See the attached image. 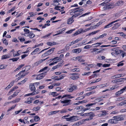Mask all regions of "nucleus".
<instances>
[{
  "instance_id": "obj_1",
  "label": "nucleus",
  "mask_w": 126,
  "mask_h": 126,
  "mask_svg": "<svg viewBox=\"0 0 126 126\" xmlns=\"http://www.w3.org/2000/svg\"><path fill=\"white\" fill-rule=\"evenodd\" d=\"M79 7L74 8L69 11L70 14L72 16L67 20V23L68 24H72L74 21L73 18L77 17L82 14L80 12L83 11V9H79Z\"/></svg>"
},
{
  "instance_id": "obj_2",
  "label": "nucleus",
  "mask_w": 126,
  "mask_h": 126,
  "mask_svg": "<svg viewBox=\"0 0 126 126\" xmlns=\"http://www.w3.org/2000/svg\"><path fill=\"white\" fill-rule=\"evenodd\" d=\"M46 72L42 73L38 75H34L33 76L36 77V79L37 80H40L42 79L46 75Z\"/></svg>"
},
{
  "instance_id": "obj_3",
  "label": "nucleus",
  "mask_w": 126,
  "mask_h": 126,
  "mask_svg": "<svg viewBox=\"0 0 126 126\" xmlns=\"http://www.w3.org/2000/svg\"><path fill=\"white\" fill-rule=\"evenodd\" d=\"M66 121L71 122L77 121L78 120L77 117V116H73L68 118H65Z\"/></svg>"
},
{
  "instance_id": "obj_4",
  "label": "nucleus",
  "mask_w": 126,
  "mask_h": 126,
  "mask_svg": "<svg viewBox=\"0 0 126 126\" xmlns=\"http://www.w3.org/2000/svg\"><path fill=\"white\" fill-rule=\"evenodd\" d=\"M113 118H114L116 124L119 121L123 120L124 119L123 118L121 117L120 116H115Z\"/></svg>"
},
{
  "instance_id": "obj_5",
  "label": "nucleus",
  "mask_w": 126,
  "mask_h": 126,
  "mask_svg": "<svg viewBox=\"0 0 126 126\" xmlns=\"http://www.w3.org/2000/svg\"><path fill=\"white\" fill-rule=\"evenodd\" d=\"M71 101L70 100H65L61 101V103L64 104L63 105V106H65L70 105L71 104L70 103Z\"/></svg>"
},
{
  "instance_id": "obj_6",
  "label": "nucleus",
  "mask_w": 126,
  "mask_h": 126,
  "mask_svg": "<svg viewBox=\"0 0 126 126\" xmlns=\"http://www.w3.org/2000/svg\"><path fill=\"white\" fill-rule=\"evenodd\" d=\"M71 86H70V87L67 88V90L69 92H73L74 90H76L77 89V86L76 85H71Z\"/></svg>"
},
{
  "instance_id": "obj_7",
  "label": "nucleus",
  "mask_w": 126,
  "mask_h": 126,
  "mask_svg": "<svg viewBox=\"0 0 126 126\" xmlns=\"http://www.w3.org/2000/svg\"><path fill=\"white\" fill-rule=\"evenodd\" d=\"M78 75V74H71V75L72 76L70 77V78L74 80L78 79L79 78Z\"/></svg>"
},
{
  "instance_id": "obj_8",
  "label": "nucleus",
  "mask_w": 126,
  "mask_h": 126,
  "mask_svg": "<svg viewBox=\"0 0 126 126\" xmlns=\"http://www.w3.org/2000/svg\"><path fill=\"white\" fill-rule=\"evenodd\" d=\"M106 5V6L104 7V8H106V9H109L112 8L114 7V5L112 4H110L109 3H108Z\"/></svg>"
},
{
  "instance_id": "obj_9",
  "label": "nucleus",
  "mask_w": 126,
  "mask_h": 126,
  "mask_svg": "<svg viewBox=\"0 0 126 126\" xmlns=\"http://www.w3.org/2000/svg\"><path fill=\"white\" fill-rule=\"evenodd\" d=\"M126 89V86L124 87L122 89H121L120 91L117 92L116 93V95H119L123 93Z\"/></svg>"
},
{
  "instance_id": "obj_10",
  "label": "nucleus",
  "mask_w": 126,
  "mask_h": 126,
  "mask_svg": "<svg viewBox=\"0 0 126 126\" xmlns=\"http://www.w3.org/2000/svg\"><path fill=\"white\" fill-rule=\"evenodd\" d=\"M34 83H31L29 85L30 89L32 91H35L36 88L34 85Z\"/></svg>"
},
{
  "instance_id": "obj_11",
  "label": "nucleus",
  "mask_w": 126,
  "mask_h": 126,
  "mask_svg": "<svg viewBox=\"0 0 126 126\" xmlns=\"http://www.w3.org/2000/svg\"><path fill=\"white\" fill-rule=\"evenodd\" d=\"M82 29H79L78 31H76V32L74 33L72 35L73 36H75L81 33L82 32Z\"/></svg>"
},
{
  "instance_id": "obj_12",
  "label": "nucleus",
  "mask_w": 126,
  "mask_h": 126,
  "mask_svg": "<svg viewBox=\"0 0 126 126\" xmlns=\"http://www.w3.org/2000/svg\"><path fill=\"white\" fill-rule=\"evenodd\" d=\"M84 116H94V114L92 112L84 113Z\"/></svg>"
},
{
  "instance_id": "obj_13",
  "label": "nucleus",
  "mask_w": 126,
  "mask_h": 126,
  "mask_svg": "<svg viewBox=\"0 0 126 126\" xmlns=\"http://www.w3.org/2000/svg\"><path fill=\"white\" fill-rule=\"evenodd\" d=\"M82 51L81 48H79L76 49H74L72 50V51L73 53H79Z\"/></svg>"
},
{
  "instance_id": "obj_14",
  "label": "nucleus",
  "mask_w": 126,
  "mask_h": 126,
  "mask_svg": "<svg viewBox=\"0 0 126 126\" xmlns=\"http://www.w3.org/2000/svg\"><path fill=\"white\" fill-rule=\"evenodd\" d=\"M20 51V50H18L16 52H14V53H13V56L15 57L21 54Z\"/></svg>"
},
{
  "instance_id": "obj_15",
  "label": "nucleus",
  "mask_w": 126,
  "mask_h": 126,
  "mask_svg": "<svg viewBox=\"0 0 126 126\" xmlns=\"http://www.w3.org/2000/svg\"><path fill=\"white\" fill-rule=\"evenodd\" d=\"M100 31V30H98L97 31H94L93 32H92L90 33L88 35L90 36L91 35H93L94 34L98 32H99Z\"/></svg>"
},
{
  "instance_id": "obj_16",
  "label": "nucleus",
  "mask_w": 126,
  "mask_h": 126,
  "mask_svg": "<svg viewBox=\"0 0 126 126\" xmlns=\"http://www.w3.org/2000/svg\"><path fill=\"white\" fill-rule=\"evenodd\" d=\"M108 85V84L107 83H105L104 84H102L97 86L100 88H102L107 86Z\"/></svg>"
},
{
  "instance_id": "obj_17",
  "label": "nucleus",
  "mask_w": 126,
  "mask_h": 126,
  "mask_svg": "<svg viewBox=\"0 0 126 126\" xmlns=\"http://www.w3.org/2000/svg\"><path fill=\"white\" fill-rule=\"evenodd\" d=\"M57 44L56 42H47V44L49 46H52L54 45H55Z\"/></svg>"
},
{
  "instance_id": "obj_18",
  "label": "nucleus",
  "mask_w": 126,
  "mask_h": 126,
  "mask_svg": "<svg viewBox=\"0 0 126 126\" xmlns=\"http://www.w3.org/2000/svg\"><path fill=\"white\" fill-rule=\"evenodd\" d=\"M124 76V75H123V74H119L113 76H112V78L115 79L119 78L121 77H123Z\"/></svg>"
},
{
  "instance_id": "obj_19",
  "label": "nucleus",
  "mask_w": 126,
  "mask_h": 126,
  "mask_svg": "<svg viewBox=\"0 0 126 126\" xmlns=\"http://www.w3.org/2000/svg\"><path fill=\"white\" fill-rule=\"evenodd\" d=\"M124 3L123 1L122 0H119L116 3V6H120L122 5Z\"/></svg>"
},
{
  "instance_id": "obj_20",
  "label": "nucleus",
  "mask_w": 126,
  "mask_h": 126,
  "mask_svg": "<svg viewBox=\"0 0 126 126\" xmlns=\"http://www.w3.org/2000/svg\"><path fill=\"white\" fill-rule=\"evenodd\" d=\"M39 48H37L35 49L31 53L32 55H34L38 51H39Z\"/></svg>"
},
{
  "instance_id": "obj_21",
  "label": "nucleus",
  "mask_w": 126,
  "mask_h": 126,
  "mask_svg": "<svg viewBox=\"0 0 126 126\" xmlns=\"http://www.w3.org/2000/svg\"><path fill=\"white\" fill-rule=\"evenodd\" d=\"M108 123H110L112 124H116L115 121V120L114 118L113 119H110L108 121Z\"/></svg>"
},
{
  "instance_id": "obj_22",
  "label": "nucleus",
  "mask_w": 126,
  "mask_h": 126,
  "mask_svg": "<svg viewBox=\"0 0 126 126\" xmlns=\"http://www.w3.org/2000/svg\"><path fill=\"white\" fill-rule=\"evenodd\" d=\"M68 97L70 99H72L74 97L71 96L70 95H68V94H66L64 95H63L62 97V98H63L65 97Z\"/></svg>"
},
{
  "instance_id": "obj_23",
  "label": "nucleus",
  "mask_w": 126,
  "mask_h": 126,
  "mask_svg": "<svg viewBox=\"0 0 126 126\" xmlns=\"http://www.w3.org/2000/svg\"><path fill=\"white\" fill-rule=\"evenodd\" d=\"M114 26L112 27V29H115L117 28L120 25V23H116L114 24Z\"/></svg>"
},
{
  "instance_id": "obj_24",
  "label": "nucleus",
  "mask_w": 126,
  "mask_h": 126,
  "mask_svg": "<svg viewBox=\"0 0 126 126\" xmlns=\"http://www.w3.org/2000/svg\"><path fill=\"white\" fill-rule=\"evenodd\" d=\"M9 57V56L8 55H4L2 56L1 59L2 60L5 59Z\"/></svg>"
},
{
  "instance_id": "obj_25",
  "label": "nucleus",
  "mask_w": 126,
  "mask_h": 126,
  "mask_svg": "<svg viewBox=\"0 0 126 126\" xmlns=\"http://www.w3.org/2000/svg\"><path fill=\"white\" fill-rule=\"evenodd\" d=\"M20 99H21L20 98H17L12 101V102L13 103H17L20 101Z\"/></svg>"
},
{
  "instance_id": "obj_26",
  "label": "nucleus",
  "mask_w": 126,
  "mask_h": 126,
  "mask_svg": "<svg viewBox=\"0 0 126 126\" xmlns=\"http://www.w3.org/2000/svg\"><path fill=\"white\" fill-rule=\"evenodd\" d=\"M24 31L25 32V33L24 34H22V35L25 36V34L29 33L30 32L29 31V30L27 29H24Z\"/></svg>"
},
{
  "instance_id": "obj_27",
  "label": "nucleus",
  "mask_w": 126,
  "mask_h": 126,
  "mask_svg": "<svg viewBox=\"0 0 126 126\" xmlns=\"http://www.w3.org/2000/svg\"><path fill=\"white\" fill-rule=\"evenodd\" d=\"M54 48H52L50 49L47 52L48 53L49 55H50L53 52L54 50Z\"/></svg>"
},
{
  "instance_id": "obj_28",
  "label": "nucleus",
  "mask_w": 126,
  "mask_h": 126,
  "mask_svg": "<svg viewBox=\"0 0 126 126\" xmlns=\"http://www.w3.org/2000/svg\"><path fill=\"white\" fill-rule=\"evenodd\" d=\"M59 111H52L49 112L48 114L49 115H50L52 114H54L58 112Z\"/></svg>"
},
{
  "instance_id": "obj_29",
  "label": "nucleus",
  "mask_w": 126,
  "mask_h": 126,
  "mask_svg": "<svg viewBox=\"0 0 126 126\" xmlns=\"http://www.w3.org/2000/svg\"><path fill=\"white\" fill-rule=\"evenodd\" d=\"M40 119V118L38 116L36 115L34 116V120L35 122L39 121Z\"/></svg>"
},
{
  "instance_id": "obj_30",
  "label": "nucleus",
  "mask_w": 126,
  "mask_h": 126,
  "mask_svg": "<svg viewBox=\"0 0 126 126\" xmlns=\"http://www.w3.org/2000/svg\"><path fill=\"white\" fill-rule=\"evenodd\" d=\"M29 34V37L30 38H32L35 36V35L31 32H30Z\"/></svg>"
},
{
  "instance_id": "obj_31",
  "label": "nucleus",
  "mask_w": 126,
  "mask_h": 126,
  "mask_svg": "<svg viewBox=\"0 0 126 126\" xmlns=\"http://www.w3.org/2000/svg\"><path fill=\"white\" fill-rule=\"evenodd\" d=\"M30 67L29 66H27L23 68V69H24L23 70V71L26 72L28 71L30 69Z\"/></svg>"
},
{
  "instance_id": "obj_32",
  "label": "nucleus",
  "mask_w": 126,
  "mask_h": 126,
  "mask_svg": "<svg viewBox=\"0 0 126 126\" xmlns=\"http://www.w3.org/2000/svg\"><path fill=\"white\" fill-rule=\"evenodd\" d=\"M16 105H13L12 107L9 108L8 109V110L7 111L8 112H9L10 111H11L12 110L14 109H15V107L16 106Z\"/></svg>"
},
{
  "instance_id": "obj_33",
  "label": "nucleus",
  "mask_w": 126,
  "mask_h": 126,
  "mask_svg": "<svg viewBox=\"0 0 126 126\" xmlns=\"http://www.w3.org/2000/svg\"><path fill=\"white\" fill-rule=\"evenodd\" d=\"M8 65H3V64H1L0 65V70L6 68Z\"/></svg>"
},
{
  "instance_id": "obj_34",
  "label": "nucleus",
  "mask_w": 126,
  "mask_h": 126,
  "mask_svg": "<svg viewBox=\"0 0 126 126\" xmlns=\"http://www.w3.org/2000/svg\"><path fill=\"white\" fill-rule=\"evenodd\" d=\"M96 104V103H89L87 104L86 106L87 107H91L93 105H95Z\"/></svg>"
},
{
  "instance_id": "obj_35",
  "label": "nucleus",
  "mask_w": 126,
  "mask_h": 126,
  "mask_svg": "<svg viewBox=\"0 0 126 126\" xmlns=\"http://www.w3.org/2000/svg\"><path fill=\"white\" fill-rule=\"evenodd\" d=\"M113 24L112 22H111L110 23H109V24L105 26L104 27V28H108L111 27L112 26V24Z\"/></svg>"
},
{
  "instance_id": "obj_36",
  "label": "nucleus",
  "mask_w": 126,
  "mask_h": 126,
  "mask_svg": "<svg viewBox=\"0 0 126 126\" xmlns=\"http://www.w3.org/2000/svg\"><path fill=\"white\" fill-rule=\"evenodd\" d=\"M40 108L41 107L39 106L34 107L33 108V110L34 111H37L40 110Z\"/></svg>"
},
{
  "instance_id": "obj_37",
  "label": "nucleus",
  "mask_w": 126,
  "mask_h": 126,
  "mask_svg": "<svg viewBox=\"0 0 126 126\" xmlns=\"http://www.w3.org/2000/svg\"><path fill=\"white\" fill-rule=\"evenodd\" d=\"M2 41L4 44L7 46L8 44V42L7 40L6 39H2Z\"/></svg>"
},
{
  "instance_id": "obj_38",
  "label": "nucleus",
  "mask_w": 126,
  "mask_h": 126,
  "mask_svg": "<svg viewBox=\"0 0 126 126\" xmlns=\"http://www.w3.org/2000/svg\"><path fill=\"white\" fill-rule=\"evenodd\" d=\"M103 100V99L100 98H97V99L95 100V103H96L97 102L101 101H102Z\"/></svg>"
},
{
  "instance_id": "obj_39",
  "label": "nucleus",
  "mask_w": 126,
  "mask_h": 126,
  "mask_svg": "<svg viewBox=\"0 0 126 126\" xmlns=\"http://www.w3.org/2000/svg\"><path fill=\"white\" fill-rule=\"evenodd\" d=\"M19 57H17V58H13L10 59V60H12L13 62H15L17 61L18 59H19Z\"/></svg>"
},
{
  "instance_id": "obj_40",
  "label": "nucleus",
  "mask_w": 126,
  "mask_h": 126,
  "mask_svg": "<svg viewBox=\"0 0 126 126\" xmlns=\"http://www.w3.org/2000/svg\"><path fill=\"white\" fill-rule=\"evenodd\" d=\"M102 24L101 22H99L97 23L96 25L93 26V27L94 29H95L96 28V27H98L101 24Z\"/></svg>"
},
{
  "instance_id": "obj_41",
  "label": "nucleus",
  "mask_w": 126,
  "mask_h": 126,
  "mask_svg": "<svg viewBox=\"0 0 126 126\" xmlns=\"http://www.w3.org/2000/svg\"><path fill=\"white\" fill-rule=\"evenodd\" d=\"M91 73V72H85L83 74H82V75L83 76H88L90 75V74Z\"/></svg>"
},
{
  "instance_id": "obj_42",
  "label": "nucleus",
  "mask_w": 126,
  "mask_h": 126,
  "mask_svg": "<svg viewBox=\"0 0 126 126\" xmlns=\"http://www.w3.org/2000/svg\"><path fill=\"white\" fill-rule=\"evenodd\" d=\"M58 0H55L53 4L55 6L58 5L59 4V3L58 2L59 1H57Z\"/></svg>"
},
{
  "instance_id": "obj_43",
  "label": "nucleus",
  "mask_w": 126,
  "mask_h": 126,
  "mask_svg": "<svg viewBox=\"0 0 126 126\" xmlns=\"http://www.w3.org/2000/svg\"><path fill=\"white\" fill-rule=\"evenodd\" d=\"M16 7H13L11 9L8 10V13H10L14 11Z\"/></svg>"
},
{
  "instance_id": "obj_44",
  "label": "nucleus",
  "mask_w": 126,
  "mask_h": 126,
  "mask_svg": "<svg viewBox=\"0 0 126 126\" xmlns=\"http://www.w3.org/2000/svg\"><path fill=\"white\" fill-rule=\"evenodd\" d=\"M60 111V112L61 113H65L67 111V110L65 109H63L60 111Z\"/></svg>"
},
{
  "instance_id": "obj_45",
  "label": "nucleus",
  "mask_w": 126,
  "mask_h": 126,
  "mask_svg": "<svg viewBox=\"0 0 126 126\" xmlns=\"http://www.w3.org/2000/svg\"><path fill=\"white\" fill-rule=\"evenodd\" d=\"M75 30V29H72L68 31H67L66 33L67 34H70L72 33V32L74 31Z\"/></svg>"
},
{
  "instance_id": "obj_46",
  "label": "nucleus",
  "mask_w": 126,
  "mask_h": 126,
  "mask_svg": "<svg viewBox=\"0 0 126 126\" xmlns=\"http://www.w3.org/2000/svg\"><path fill=\"white\" fill-rule=\"evenodd\" d=\"M118 33L119 34L120 36H123L124 38H125L126 37H125V36H126V35H125V34L123 33V32H120Z\"/></svg>"
},
{
  "instance_id": "obj_47",
  "label": "nucleus",
  "mask_w": 126,
  "mask_h": 126,
  "mask_svg": "<svg viewBox=\"0 0 126 126\" xmlns=\"http://www.w3.org/2000/svg\"><path fill=\"white\" fill-rule=\"evenodd\" d=\"M84 97L85 96H83V95L82 96L80 97L77 98L76 100H81L84 98Z\"/></svg>"
},
{
  "instance_id": "obj_48",
  "label": "nucleus",
  "mask_w": 126,
  "mask_h": 126,
  "mask_svg": "<svg viewBox=\"0 0 126 126\" xmlns=\"http://www.w3.org/2000/svg\"><path fill=\"white\" fill-rule=\"evenodd\" d=\"M81 124V122H77L76 123L74 124H73L72 126H78L80 125Z\"/></svg>"
},
{
  "instance_id": "obj_49",
  "label": "nucleus",
  "mask_w": 126,
  "mask_h": 126,
  "mask_svg": "<svg viewBox=\"0 0 126 126\" xmlns=\"http://www.w3.org/2000/svg\"><path fill=\"white\" fill-rule=\"evenodd\" d=\"M101 112L102 113V114L103 116L107 114V112L105 110H102L101 111Z\"/></svg>"
},
{
  "instance_id": "obj_50",
  "label": "nucleus",
  "mask_w": 126,
  "mask_h": 126,
  "mask_svg": "<svg viewBox=\"0 0 126 126\" xmlns=\"http://www.w3.org/2000/svg\"><path fill=\"white\" fill-rule=\"evenodd\" d=\"M79 41V40L78 39H77V40L75 41H73L72 42H71V44L72 45L73 44H74L78 43Z\"/></svg>"
},
{
  "instance_id": "obj_51",
  "label": "nucleus",
  "mask_w": 126,
  "mask_h": 126,
  "mask_svg": "<svg viewBox=\"0 0 126 126\" xmlns=\"http://www.w3.org/2000/svg\"><path fill=\"white\" fill-rule=\"evenodd\" d=\"M19 93V92L18 91H16V92L14 93L13 95H12L13 97L16 96Z\"/></svg>"
},
{
  "instance_id": "obj_52",
  "label": "nucleus",
  "mask_w": 126,
  "mask_h": 126,
  "mask_svg": "<svg viewBox=\"0 0 126 126\" xmlns=\"http://www.w3.org/2000/svg\"><path fill=\"white\" fill-rule=\"evenodd\" d=\"M48 55H49L48 53L46 52V53H45L42 55V58H44L45 56Z\"/></svg>"
},
{
  "instance_id": "obj_53",
  "label": "nucleus",
  "mask_w": 126,
  "mask_h": 126,
  "mask_svg": "<svg viewBox=\"0 0 126 126\" xmlns=\"http://www.w3.org/2000/svg\"><path fill=\"white\" fill-rule=\"evenodd\" d=\"M55 92H53L49 93V95H52L53 96H57V95L55 94Z\"/></svg>"
},
{
  "instance_id": "obj_54",
  "label": "nucleus",
  "mask_w": 126,
  "mask_h": 126,
  "mask_svg": "<svg viewBox=\"0 0 126 126\" xmlns=\"http://www.w3.org/2000/svg\"><path fill=\"white\" fill-rule=\"evenodd\" d=\"M64 78V76L62 75H61L59 76V77L58 78V79H56V80H61Z\"/></svg>"
},
{
  "instance_id": "obj_55",
  "label": "nucleus",
  "mask_w": 126,
  "mask_h": 126,
  "mask_svg": "<svg viewBox=\"0 0 126 126\" xmlns=\"http://www.w3.org/2000/svg\"><path fill=\"white\" fill-rule=\"evenodd\" d=\"M123 79H124V78H123L122 79L120 78L119 79H117L115 80V82H120Z\"/></svg>"
},
{
  "instance_id": "obj_56",
  "label": "nucleus",
  "mask_w": 126,
  "mask_h": 126,
  "mask_svg": "<svg viewBox=\"0 0 126 126\" xmlns=\"http://www.w3.org/2000/svg\"><path fill=\"white\" fill-rule=\"evenodd\" d=\"M110 64L105 63L103 64L102 66L103 67H109L110 66Z\"/></svg>"
},
{
  "instance_id": "obj_57",
  "label": "nucleus",
  "mask_w": 126,
  "mask_h": 126,
  "mask_svg": "<svg viewBox=\"0 0 126 126\" xmlns=\"http://www.w3.org/2000/svg\"><path fill=\"white\" fill-rule=\"evenodd\" d=\"M48 68L47 67H45L44 68L41 69L39 71V72H41L46 70Z\"/></svg>"
},
{
  "instance_id": "obj_58",
  "label": "nucleus",
  "mask_w": 126,
  "mask_h": 126,
  "mask_svg": "<svg viewBox=\"0 0 126 126\" xmlns=\"http://www.w3.org/2000/svg\"><path fill=\"white\" fill-rule=\"evenodd\" d=\"M83 109V106H80L79 107H78L77 108L74 109V110H75L76 109L77 110H79V109Z\"/></svg>"
},
{
  "instance_id": "obj_59",
  "label": "nucleus",
  "mask_w": 126,
  "mask_h": 126,
  "mask_svg": "<svg viewBox=\"0 0 126 126\" xmlns=\"http://www.w3.org/2000/svg\"><path fill=\"white\" fill-rule=\"evenodd\" d=\"M90 13V12H88V13H85V14H83L81 16H80L79 17V18L81 17H82L86 15H89Z\"/></svg>"
},
{
  "instance_id": "obj_60",
  "label": "nucleus",
  "mask_w": 126,
  "mask_h": 126,
  "mask_svg": "<svg viewBox=\"0 0 126 126\" xmlns=\"http://www.w3.org/2000/svg\"><path fill=\"white\" fill-rule=\"evenodd\" d=\"M81 57L80 56H78L76 57H74L73 58V60H79V58H81Z\"/></svg>"
},
{
  "instance_id": "obj_61",
  "label": "nucleus",
  "mask_w": 126,
  "mask_h": 126,
  "mask_svg": "<svg viewBox=\"0 0 126 126\" xmlns=\"http://www.w3.org/2000/svg\"><path fill=\"white\" fill-rule=\"evenodd\" d=\"M119 113V111H112L110 113L111 114H117Z\"/></svg>"
},
{
  "instance_id": "obj_62",
  "label": "nucleus",
  "mask_w": 126,
  "mask_h": 126,
  "mask_svg": "<svg viewBox=\"0 0 126 126\" xmlns=\"http://www.w3.org/2000/svg\"><path fill=\"white\" fill-rule=\"evenodd\" d=\"M60 8L61 7L60 6L55 7L54 8V9L61 11H62V10H61V9H60Z\"/></svg>"
},
{
  "instance_id": "obj_63",
  "label": "nucleus",
  "mask_w": 126,
  "mask_h": 126,
  "mask_svg": "<svg viewBox=\"0 0 126 126\" xmlns=\"http://www.w3.org/2000/svg\"><path fill=\"white\" fill-rule=\"evenodd\" d=\"M91 46L90 45H87L85 46L84 48L86 49H88L90 48Z\"/></svg>"
},
{
  "instance_id": "obj_64",
  "label": "nucleus",
  "mask_w": 126,
  "mask_h": 126,
  "mask_svg": "<svg viewBox=\"0 0 126 126\" xmlns=\"http://www.w3.org/2000/svg\"><path fill=\"white\" fill-rule=\"evenodd\" d=\"M21 42H22L25 41V39L24 38H22L20 37L18 38Z\"/></svg>"
}]
</instances>
